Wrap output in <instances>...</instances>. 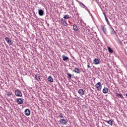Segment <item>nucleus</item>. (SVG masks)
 Listing matches in <instances>:
<instances>
[{"mask_svg":"<svg viewBox=\"0 0 127 127\" xmlns=\"http://www.w3.org/2000/svg\"><path fill=\"white\" fill-rule=\"evenodd\" d=\"M15 95L16 97H22V93L19 90L15 91Z\"/></svg>","mask_w":127,"mask_h":127,"instance_id":"obj_4","label":"nucleus"},{"mask_svg":"<svg viewBox=\"0 0 127 127\" xmlns=\"http://www.w3.org/2000/svg\"><path fill=\"white\" fill-rule=\"evenodd\" d=\"M73 30H74V31H78V30H79L78 26H77V25L75 24L73 25Z\"/></svg>","mask_w":127,"mask_h":127,"instance_id":"obj_14","label":"nucleus"},{"mask_svg":"<svg viewBox=\"0 0 127 127\" xmlns=\"http://www.w3.org/2000/svg\"><path fill=\"white\" fill-rule=\"evenodd\" d=\"M103 14L104 15L105 17L106 16V13L103 12Z\"/></svg>","mask_w":127,"mask_h":127,"instance_id":"obj_32","label":"nucleus"},{"mask_svg":"<svg viewBox=\"0 0 127 127\" xmlns=\"http://www.w3.org/2000/svg\"><path fill=\"white\" fill-rule=\"evenodd\" d=\"M64 19H69L70 18V16L69 15H65L64 17Z\"/></svg>","mask_w":127,"mask_h":127,"instance_id":"obj_23","label":"nucleus"},{"mask_svg":"<svg viewBox=\"0 0 127 127\" xmlns=\"http://www.w3.org/2000/svg\"><path fill=\"white\" fill-rule=\"evenodd\" d=\"M89 13V14H90L91 15H92V14H91V12L89 10H88V11H87Z\"/></svg>","mask_w":127,"mask_h":127,"instance_id":"obj_30","label":"nucleus"},{"mask_svg":"<svg viewBox=\"0 0 127 127\" xmlns=\"http://www.w3.org/2000/svg\"><path fill=\"white\" fill-rule=\"evenodd\" d=\"M102 92H103V94H108V93L109 92V89H108V88L105 87L103 88Z\"/></svg>","mask_w":127,"mask_h":127,"instance_id":"obj_12","label":"nucleus"},{"mask_svg":"<svg viewBox=\"0 0 127 127\" xmlns=\"http://www.w3.org/2000/svg\"><path fill=\"white\" fill-rule=\"evenodd\" d=\"M62 58L64 61H67V60L69 59V58H68V57H66L64 55L62 56Z\"/></svg>","mask_w":127,"mask_h":127,"instance_id":"obj_18","label":"nucleus"},{"mask_svg":"<svg viewBox=\"0 0 127 127\" xmlns=\"http://www.w3.org/2000/svg\"><path fill=\"white\" fill-rule=\"evenodd\" d=\"M108 51L110 53H113V50H112L111 47H108Z\"/></svg>","mask_w":127,"mask_h":127,"instance_id":"obj_24","label":"nucleus"},{"mask_svg":"<svg viewBox=\"0 0 127 127\" xmlns=\"http://www.w3.org/2000/svg\"><path fill=\"white\" fill-rule=\"evenodd\" d=\"M104 122L107 123V124H109V125H110V126H113V120H110L109 121L104 120Z\"/></svg>","mask_w":127,"mask_h":127,"instance_id":"obj_15","label":"nucleus"},{"mask_svg":"<svg viewBox=\"0 0 127 127\" xmlns=\"http://www.w3.org/2000/svg\"><path fill=\"white\" fill-rule=\"evenodd\" d=\"M5 40H6V42L8 43V45H11V40L8 37H6L5 38Z\"/></svg>","mask_w":127,"mask_h":127,"instance_id":"obj_9","label":"nucleus"},{"mask_svg":"<svg viewBox=\"0 0 127 127\" xmlns=\"http://www.w3.org/2000/svg\"><path fill=\"white\" fill-rule=\"evenodd\" d=\"M78 94L80 95V96H83L84 95V90L83 89H79L78 91Z\"/></svg>","mask_w":127,"mask_h":127,"instance_id":"obj_16","label":"nucleus"},{"mask_svg":"<svg viewBox=\"0 0 127 127\" xmlns=\"http://www.w3.org/2000/svg\"><path fill=\"white\" fill-rule=\"evenodd\" d=\"M93 64H95V65H99V64H101V61H100V59L95 58L93 61Z\"/></svg>","mask_w":127,"mask_h":127,"instance_id":"obj_2","label":"nucleus"},{"mask_svg":"<svg viewBox=\"0 0 127 127\" xmlns=\"http://www.w3.org/2000/svg\"><path fill=\"white\" fill-rule=\"evenodd\" d=\"M38 13L39 15L43 16V15H44V11L42 9L38 10Z\"/></svg>","mask_w":127,"mask_h":127,"instance_id":"obj_11","label":"nucleus"},{"mask_svg":"<svg viewBox=\"0 0 127 127\" xmlns=\"http://www.w3.org/2000/svg\"><path fill=\"white\" fill-rule=\"evenodd\" d=\"M66 75L67 76V78H68V79H72V74H71L70 73H67Z\"/></svg>","mask_w":127,"mask_h":127,"instance_id":"obj_22","label":"nucleus"},{"mask_svg":"<svg viewBox=\"0 0 127 127\" xmlns=\"http://www.w3.org/2000/svg\"><path fill=\"white\" fill-rule=\"evenodd\" d=\"M12 92H7V96H11Z\"/></svg>","mask_w":127,"mask_h":127,"instance_id":"obj_26","label":"nucleus"},{"mask_svg":"<svg viewBox=\"0 0 127 127\" xmlns=\"http://www.w3.org/2000/svg\"><path fill=\"white\" fill-rule=\"evenodd\" d=\"M60 118H64V117L63 116V114L62 113L60 114Z\"/></svg>","mask_w":127,"mask_h":127,"instance_id":"obj_28","label":"nucleus"},{"mask_svg":"<svg viewBox=\"0 0 127 127\" xmlns=\"http://www.w3.org/2000/svg\"><path fill=\"white\" fill-rule=\"evenodd\" d=\"M95 87L97 91H101L102 90V83L101 82H97L95 85Z\"/></svg>","mask_w":127,"mask_h":127,"instance_id":"obj_1","label":"nucleus"},{"mask_svg":"<svg viewBox=\"0 0 127 127\" xmlns=\"http://www.w3.org/2000/svg\"><path fill=\"white\" fill-rule=\"evenodd\" d=\"M79 3L80 6L82 8H84L85 6H86L85 4H84V3H82V2H79Z\"/></svg>","mask_w":127,"mask_h":127,"instance_id":"obj_21","label":"nucleus"},{"mask_svg":"<svg viewBox=\"0 0 127 127\" xmlns=\"http://www.w3.org/2000/svg\"><path fill=\"white\" fill-rule=\"evenodd\" d=\"M41 78V75H39V74H38V73L36 74V75L35 76V79L37 81H41V80L40 79Z\"/></svg>","mask_w":127,"mask_h":127,"instance_id":"obj_7","label":"nucleus"},{"mask_svg":"<svg viewBox=\"0 0 127 127\" xmlns=\"http://www.w3.org/2000/svg\"><path fill=\"white\" fill-rule=\"evenodd\" d=\"M91 40H92L93 41H97V39H96V37H92L91 38Z\"/></svg>","mask_w":127,"mask_h":127,"instance_id":"obj_25","label":"nucleus"},{"mask_svg":"<svg viewBox=\"0 0 127 127\" xmlns=\"http://www.w3.org/2000/svg\"><path fill=\"white\" fill-rule=\"evenodd\" d=\"M102 29L104 32V33H105V34H107V28H106V27L103 26V27H102Z\"/></svg>","mask_w":127,"mask_h":127,"instance_id":"obj_20","label":"nucleus"},{"mask_svg":"<svg viewBox=\"0 0 127 127\" xmlns=\"http://www.w3.org/2000/svg\"><path fill=\"white\" fill-rule=\"evenodd\" d=\"M117 97H118V98H121V99H124V96H123V94H121V93H117L116 94Z\"/></svg>","mask_w":127,"mask_h":127,"instance_id":"obj_19","label":"nucleus"},{"mask_svg":"<svg viewBox=\"0 0 127 127\" xmlns=\"http://www.w3.org/2000/svg\"><path fill=\"white\" fill-rule=\"evenodd\" d=\"M110 29L111 30V34L114 35V34H116V31L114 29V28L112 27V25H110Z\"/></svg>","mask_w":127,"mask_h":127,"instance_id":"obj_5","label":"nucleus"},{"mask_svg":"<svg viewBox=\"0 0 127 127\" xmlns=\"http://www.w3.org/2000/svg\"><path fill=\"white\" fill-rule=\"evenodd\" d=\"M84 8H85V9L87 10V11H89V9H88V7H87V6H85Z\"/></svg>","mask_w":127,"mask_h":127,"instance_id":"obj_29","label":"nucleus"},{"mask_svg":"<svg viewBox=\"0 0 127 127\" xmlns=\"http://www.w3.org/2000/svg\"><path fill=\"white\" fill-rule=\"evenodd\" d=\"M16 102L18 105H22V104H23V99L21 98H18L17 99Z\"/></svg>","mask_w":127,"mask_h":127,"instance_id":"obj_8","label":"nucleus"},{"mask_svg":"<svg viewBox=\"0 0 127 127\" xmlns=\"http://www.w3.org/2000/svg\"><path fill=\"white\" fill-rule=\"evenodd\" d=\"M106 21L108 25H109V26H110V25H111V24H110V22L109 21V20H106Z\"/></svg>","mask_w":127,"mask_h":127,"instance_id":"obj_27","label":"nucleus"},{"mask_svg":"<svg viewBox=\"0 0 127 127\" xmlns=\"http://www.w3.org/2000/svg\"><path fill=\"white\" fill-rule=\"evenodd\" d=\"M48 81L50 82V83H52V82H53V78H52V76H49L48 77Z\"/></svg>","mask_w":127,"mask_h":127,"instance_id":"obj_17","label":"nucleus"},{"mask_svg":"<svg viewBox=\"0 0 127 127\" xmlns=\"http://www.w3.org/2000/svg\"><path fill=\"white\" fill-rule=\"evenodd\" d=\"M105 18L106 21L108 20V18H107V16H105Z\"/></svg>","mask_w":127,"mask_h":127,"instance_id":"obj_31","label":"nucleus"},{"mask_svg":"<svg viewBox=\"0 0 127 127\" xmlns=\"http://www.w3.org/2000/svg\"><path fill=\"white\" fill-rule=\"evenodd\" d=\"M73 71L76 74H80V69H79L78 67H75Z\"/></svg>","mask_w":127,"mask_h":127,"instance_id":"obj_13","label":"nucleus"},{"mask_svg":"<svg viewBox=\"0 0 127 127\" xmlns=\"http://www.w3.org/2000/svg\"><path fill=\"white\" fill-rule=\"evenodd\" d=\"M61 24L64 25V26H68V24L67 23L66 21H65V20H64L63 18H62L61 19Z\"/></svg>","mask_w":127,"mask_h":127,"instance_id":"obj_6","label":"nucleus"},{"mask_svg":"<svg viewBox=\"0 0 127 127\" xmlns=\"http://www.w3.org/2000/svg\"><path fill=\"white\" fill-rule=\"evenodd\" d=\"M91 66H90V64L87 65V68H90Z\"/></svg>","mask_w":127,"mask_h":127,"instance_id":"obj_33","label":"nucleus"},{"mask_svg":"<svg viewBox=\"0 0 127 127\" xmlns=\"http://www.w3.org/2000/svg\"><path fill=\"white\" fill-rule=\"evenodd\" d=\"M24 112L25 116H30V110L29 109H25Z\"/></svg>","mask_w":127,"mask_h":127,"instance_id":"obj_10","label":"nucleus"},{"mask_svg":"<svg viewBox=\"0 0 127 127\" xmlns=\"http://www.w3.org/2000/svg\"><path fill=\"white\" fill-rule=\"evenodd\" d=\"M59 122L61 125H66L67 123H68V120H66L65 119H63L60 120Z\"/></svg>","mask_w":127,"mask_h":127,"instance_id":"obj_3","label":"nucleus"}]
</instances>
